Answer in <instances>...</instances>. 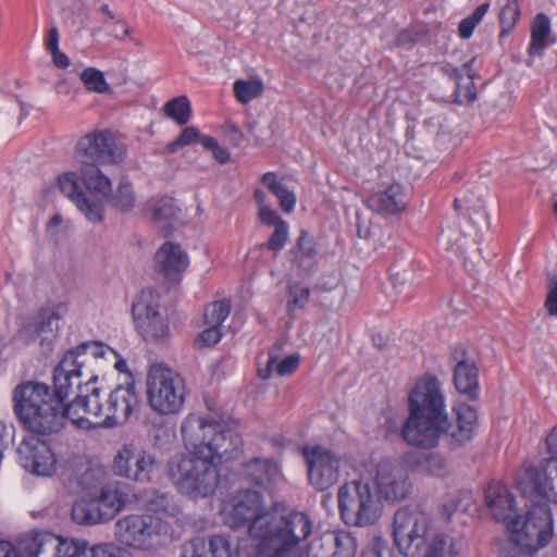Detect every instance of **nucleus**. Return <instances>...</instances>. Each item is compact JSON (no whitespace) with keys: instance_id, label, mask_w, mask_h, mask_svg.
Segmentation results:
<instances>
[{"instance_id":"obj_1","label":"nucleus","mask_w":557,"mask_h":557,"mask_svg":"<svg viewBox=\"0 0 557 557\" xmlns=\"http://www.w3.org/2000/svg\"><path fill=\"white\" fill-rule=\"evenodd\" d=\"M181 434L187 453L169 460V476L182 494L207 497L219 485L220 465L242 456L243 437L228 423L197 413H189L183 420Z\"/></svg>"},{"instance_id":"obj_2","label":"nucleus","mask_w":557,"mask_h":557,"mask_svg":"<svg viewBox=\"0 0 557 557\" xmlns=\"http://www.w3.org/2000/svg\"><path fill=\"white\" fill-rule=\"evenodd\" d=\"M224 522L235 529L248 524L249 535L263 557H300L299 547L312 534L313 521L301 510L284 502L264 510L258 491L242 490L223 506Z\"/></svg>"},{"instance_id":"obj_3","label":"nucleus","mask_w":557,"mask_h":557,"mask_svg":"<svg viewBox=\"0 0 557 557\" xmlns=\"http://www.w3.org/2000/svg\"><path fill=\"white\" fill-rule=\"evenodd\" d=\"M408 410L401 436L410 446L432 449L445 435L449 448L457 449L472 441L476 433L478 413L472 406L457 405L454 408L455 422L449 421L442 385L432 374L417 380L409 394Z\"/></svg>"},{"instance_id":"obj_4","label":"nucleus","mask_w":557,"mask_h":557,"mask_svg":"<svg viewBox=\"0 0 557 557\" xmlns=\"http://www.w3.org/2000/svg\"><path fill=\"white\" fill-rule=\"evenodd\" d=\"M516 485L522 496L530 500V506L523 522L520 523L517 518L509 522L508 529L515 546L527 556L513 553L503 557H531L534 552L545 547L554 535L548 506V500L555 494L553 481L545 469L529 467L517 474Z\"/></svg>"},{"instance_id":"obj_5","label":"nucleus","mask_w":557,"mask_h":557,"mask_svg":"<svg viewBox=\"0 0 557 557\" xmlns=\"http://www.w3.org/2000/svg\"><path fill=\"white\" fill-rule=\"evenodd\" d=\"M65 399V395L38 381L22 382L12 393L14 413L32 435H50L64 426Z\"/></svg>"},{"instance_id":"obj_6","label":"nucleus","mask_w":557,"mask_h":557,"mask_svg":"<svg viewBox=\"0 0 557 557\" xmlns=\"http://www.w3.org/2000/svg\"><path fill=\"white\" fill-rule=\"evenodd\" d=\"M79 176L67 172L59 176L58 185L61 193L74 202L76 208L90 222L103 220L102 199L111 191V181L98 165H87Z\"/></svg>"},{"instance_id":"obj_7","label":"nucleus","mask_w":557,"mask_h":557,"mask_svg":"<svg viewBox=\"0 0 557 557\" xmlns=\"http://www.w3.org/2000/svg\"><path fill=\"white\" fill-rule=\"evenodd\" d=\"M186 384L183 376L171 368L157 363L147 375V397L153 411L162 416L178 413L186 400Z\"/></svg>"},{"instance_id":"obj_8","label":"nucleus","mask_w":557,"mask_h":557,"mask_svg":"<svg viewBox=\"0 0 557 557\" xmlns=\"http://www.w3.org/2000/svg\"><path fill=\"white\" fill-rule=\"evenodd\" d=\"M337 500L339 513L349 525H372L382 515L380 496L367 482L354 480L343 484L338 488Z\"/></svg>"},{"instance_id":"obj_9","label":"nucleus","mask_w":557,"mask_h":557,"mask_svg":"<svg viewBox=\"0 0 557 557\" xmlns=\"http://www.w3.org/2000/svg\"><path fill=\"white\" fill-rule=\"evenodd\" d=\"M433 521L419 507L404 506L396 510L393 519V539L399 553L406 557L421 554L430 535Z\"/></svg>"},{"instance_id":"obj_10","label":"nucleus","mask_w":557,"mask_h":557,"mask_svg":"<svg viewBox=\"0 0 557 557\" xmlns=\"http://www.w3.org/2000/svg\"><path fill=\"white\" fill-rule=\"evenodd\" d=\"M301 455L307 467L308 482L315 491H326L338 482L344 463L342 455L320 444L302 446Z\"/></svg>"},{"instance_id":"obj_11","label":"nucleus","mask_w":557,"mask_h":557,"mask_svg":"<svg viewBox=\"0 0 557 557\" xmlns=\"http://www.w3.org/2000/svg\"><path fill=\"white\" fill-rule=\"evenodd\" d=\"M125 156V145L108 129L84 135L75 148V159L85 165L114 164Z\"/></svg>"},{"instance_id":"obj_12","label":"nucleus","mask_w":557,"mask_h":557,"mask_svg":"<svg viewBox=\"0 0 557 557\" xmlns=\"http://www.w3.org/2000/svg\"><path fill=\"white\" fill-rule=\"evenodd\" d=\"M162 520L149 513H133L115 522V539L123 545L146 550L158 544L162 531Z\"/></svg>"},{"instance_id":"obj_13","label":"nucleus","mask_w":557,"mask_h":557,"mask_svg":"<svg viewBox=\"0 0 557 557\" xmlns=\"http://www.w3.org/2000/svg\"><path fill=\"white\" fill-rule=\"evenodd\" d=\"M132 312L136 330L146 342H160L169 336V321L160 312V296L156 290L143 289Z\"/></svg>"},{"instance_id":"obj_14","label":"nucleus","mask_w":557,"mask_h":557,"mask_svg":"<svg viewBox=\"0 0 557 557\" xmlns=\"http://www.w3.org/2000/svg\"><path fill=\"white\" fill-rule=\"evenodd\" d=\"M156 469L154 457L133 444H125L117 450L112 465L116 475L140 483L150 482Z\"/></svg>"},{"instance_id":"obj_15","label":"nucleus","mask_w":557,"mask_h":557,"mask_svg":"<svg viewBox=\"0 0 557 557\" xmlns=\"http://www.w3.org/2000/svg\"><path fill=\"white\" fill-rule=\"evenodd\" d=\"M66 407L67 419L78 429L107 428L106 405L100 389L92 387L86 395H78Z\"/></svg>"},{"instance_id":"obj_16","label":"nucleus","mask_w":557,"mask_h":557,"mask_svg":"<svg viewBox=\"0 0 557 557\" xmlns=\"http://www.w3.org/2000/svg\"><path fill=\"white\" fill-rule=\"evenodd\" d=\"M18 463L28 472L49 476L55 471L57 459L49 445L35 435L23 438L16 448Z\"/></svg>"},{"instance_id":"obj_17","label":"nucleus","mask_w":557,"mask_h":557,"mask_svg":"<svg viewBox=\"0 0 557 557\" xmlns=\"http://www.w3.org/2000/svg\"><path fill=\"white\" fill-rule=\"evenodd\" d=\"M375 484L380 495L392 503L405 499L411 487L407 470L389 460L376 466Z\"/></svg>"},{"instance_id":"obj_18","label":"nucleus","mask_w":557,"mask_h":557,"mask_svg":"<svg viewBox=\"0 0 557 557\" xmlns=\"http://www.w3.org/2000/svg\"><path fill=\"white\" fill-rule=\"evenodd\" d=\"M107 428L125 423L139 405L134 383L116 386L106 401Z\"/></svg>"},{"instance_id":"obj_19","label":"nucleus","mask_w":557,"mask_h":557,"mask_svg":"<svg viewBox=\"0 0 557 557\" xmlns=\"http://www.w3.org/2000/svg\"><path fill=\"white\" fill-rule=\"evenodd\" d=\"M181 557H239V546L226 535H212L208 544L197 537L182 545Z\"/></svg>"},{"instance_id":"obj_20","label":"nucleus","mask_w":557,"mask_h":557,"mask_svg":"<svg viewBox=\"0 0 557 557\" xmlns=\"http://www.w3.org/2000/svg\"><path fill=\"white\" fill-rule=\"evenodd\" d=\"M156 270L165 280L177 283L187 269L189 260L187 253L178 244L165 242L154 255Z\"/></svg>"},{"instance_id":"obj_21","label":"nucleus","mask_w":557,"mask_h":557,"mask_svg":"<svg viewBox=\"0 0 557 557\" xmlns=\"http://www.w3.org/2000/svg\"><path fill=\"white\" fill-rule=\"evenodd\" d=\"M454 366V384L456 389L467 395L470 399L478 396L479 380L478 368L474 361L467 357V351L463 347H455L450 354Z\"/></svg>"},{"instance_id":"obj_22","label":"nucleus","mask_w":557,"mask_h":557,"mask_svg":"<svg viewBox=\"0 0 557 557\" xmlns=\"http://www.w3.org/2000/svg\"><path fill=\"white\" fill-rule=\"evenodd\" d=\"M364 203L368 209L382 216L400 214L407 207L404 187L398 183L371 193Z\"/></svg>"},{"instance_id":"obj_23","label":"nucleus","mask_w":557,"mask_h":557,"mask_svg":"<svg viewBox=\"0 0 557 557\" xmlns=\"http://www.w3.org/2000/svg\"><path fill=\"white\" fill-rule=\"evenodd\" d=\"M70 540L46 531H33L21 541L23 557H64L61 547Z\"/></svg>"},{"instance_id":"obj_24","label":"nucleus","mask_w":557,"mask_h":557,"mask_svg":"<svg viewBox=\"0 0 557 557\" xmlns=\"http://www.w3.org/2000/svg\"><path fill=\"white\" fill-rule=\"evenodd\" d=\"M243 474L250 482L272 491L283 479L276 461L267 458H253L243 465Z\"/></svg>"},{"instance_id":"obj_25","label":"nucleus","mask_w":557,"mask_h":557,"mask_svg":"<svg viewBox=\"0 0 557 557\" xmlns=\"http://www.w3.org/2000/svg\"><path fill=\"white\" fill-rule=\"evenodd\" d=\"M485 499L496 521L505 523L508 528L509 522L517 519L513 516L515 498L506 485L499 482L491 483L485 490Z\"/></svg>"},{"instance_id":"obj_26","label":"nucleus","mask_w":557,"mask_h":557,"mask_svg":"<svg viewBox=\"0 0 557 557\" xmlns=\"http://www.w3.org/2000/svg\"><path fill=\"white\" fill-rule=\"evenodd\" d=\"M127 498L128 485L121 482H112L101 487L95 500L102 519L107 522L124 509Z\"/></svg>"},{"instance_id":"obj_27","label":"nucleus","mask_w":557,"mask_h":557,"mask_svg":"<svg viewBox=\"0 0 557 557\" xmlns=\"http://www.w3.org/2000/svg\"><path fill=\"white\" fill-rule=\"evenodd\" d=\"M83 356L77 352V347L73 350L67 351L53 372V386L58 393L69 396L72 387V379H78L81 376V368L84 364V360L78 358Z\"/></svg>"},{"instance_id":"obj_28","label":"nucleus","mask_w":557,"mask_h":557,"mask_svg":"<svg viewBox=\"0 0 557 557\" xmlns=\"http://www.w3.org/2000/svg\"><path fill=\"white\" fill-rule=\"evenodd\" d=\"M463 547L460 537L445 532L431 534L426 541L422 557H459Z\"/></svg>"},{"instance_id":"obj_29","label":"nucleus","mask_w":557,"mask_h":557,"mask_svg":"<svg viewBox=\"0 0 557 557\" xmlns=\"http://www.w3.org/2000/svg\"><path fill=\"white\" fill-rule=\"evenodd\" d=\"M472 61L465 63L463 69L468 75L465 78L457 67L447 64L442 67V71L455 82V102L458 104L470 103L476 98V90L473 83V76L469 73L471 70Z\"/></svg>"},{"instance_id":"obj_30","label":"nucleus","mask_w":557,"mask_h":557,"mask_svg":"<svg viewBox=\"0 0 557 557\" xmlns=\"http://www.w3.org/2000/svg\"><path fill=\"white\" fill-rule=\"evenodd\" d=\"M58 314L54 312H41L33 322L25 325L18 333L20 337L26 343L35 341L47 333L52 334L58 327Z\"/></svg>"},{"instance_id":"obj_31","label":"nucleus","mask_w":557,"mask_h":557,"mask_svg":"<svg viewBox=\"0 0 557 557\" xmlns=\"http://www.w3.org/2000/svg\"><path fill=\"white\" fill-rule=\"evenodd\" d=\"M262 184L278 199L280 208L285 213L295 209L296 195L278 180L276 173L267 172L261 176Z\"/></svg>"},{"instance_id":"obj_32","label":"nucleus","mask_w":557,"mask_h":557,"mask_svg":"<svg viewBox=\"0 0 557 557\" xmlns=\"http://www.w3.org/2000/svg\"><path fill=\"white\" fill-rule=\"evenodd\" d=\"M416 466L420 472L436 478H445L450 472L448 460L438 453L422 454Z\"/></svg>"},{"instance_id":"obj_33","label":"nucleus","mask_w":557,"mask_h":557,"mask_svg":"<svg viewBox=\"0 0 557 557\" xmlns=\"http://www.w3.org/2000/svg\"><path fill=\"white\" fill-rule=\"evenodd\" d=\"M72 519L78 524H98L106 522L95 498L79 499L72 506Z\"/></svg>"},{"instance_id":"obj_34","label":"nucleus","mask_w":557,"mask_h":557,"mask_svg":"<svg viewBox=\"0 0 557 557\" xmlns=\"http://www.w3.org/2000/svg\"><path fill=\"white\" fill-rule=\"evenodd\" d=\"M550 34V21L549 17L544 13H539L531 27V42L529 46V53H540L544 48L547 47V38Z\"/></svg>"},{"instance_id":"obj_35","label":"nucleus","mask_w":557,"mask_h":557,"mask_svg":"<svg viewBox=\"0 0 557 557\" xmlns=\"http://www.w3.org/2000/svg\"><path fill=\"white\" fill-rule=\"evenodd\" d=\"M136 196L133 185L127 180H121L111 193L109 203L120 212H128L135 207Z\"/></svg>"},{"instance_id":"obj_36","label":"nucleus","mask_w":557,"mask_h":557,"mask_svg":"<svg viewBox=\"0 0 557 557\" xmlns=\"http://www.w3.org/2000/svg\"><path fill=\"white\" fill-rule=\"evenodd\" d=\"M163 113L178 125H185L191 117V106L186 96H178L163 106Z\"/></svg>"},{"instance_id":"obj_37","label":"nucleus","mask_w":557,"mask_h":557,"mask_svg":"<svg viewBox=\"0 0 557 557\" xmlns=\"http://www.w3.org/2000/svg\"><path fill=\"white\" fill-rule=\"evenodd\" d=\"M234 96L240 103H248L263 92V84L259 79H238L233 86Z\"/></svg>"},{"instance_id":"obj_38","label":"nucleus","mask_w":557,"mask_h":557,"mask_svg":"<svg viewBox=\"0 0 557 557\" xmlns=\"http://www.w3.org/2000/svg\"><path fill=\"white\" fill-rule=\"evenodd\" d=\"M274 366L278 375H290L299 367V357L297 355H290L282 359L280 362L275 363V359L272 356H270L267 368L264 370L258 371L259 376L263 380H267L270 376V372Z\"/></svg>"},{"instance_id":"obj_39","label":"nucleus","mask_w":557,"mask_h":557,"mask_svg":"<svg viewBox=\"0 0 557 557\" xmlns=\"http://www.w3.org/2000/svg\"><path fill=\"white\" fill-rule=\"evenodd\" d=\"M505 4L500 8L499 23L500 36H507L516 26L520 17V8L518 0H505Z\"/></svg>"},{"instance_id":"obj_40","label":"nucleus","mask_w":557,"mask_h":557,"mask_svg":"<svg viewBox=\"0 0 557 557\" xmlns=\"http://www.w3.org/2000/svg\"><path fill=\"white\" fill-rule=\"evenodd\" d=\"M231 305L227 300H216L205 308L203 319L206 325L220 327L228 317Z\"/></svg>"},{"instance_id":"obj_41","label":"nucleus","mask_w":557,"mask_h":557,"mask_svg":"<svg viewBox=\"0 0 557 557\" xmlns=\"http://www.w3.org/2000/svg\"><path fill=\"white\" fill-rule=\"evenodd\" d=\"M178 212L175 200L170 197H163L152 206V219L158 223L176 220Z\"/></svg>"},{"instance_id":"obj_42","label":"nucleus","mask_w":557,"mask_h":557,"mask_svg":"<svg viewBox=\"0 0 557 557\" xmlns=\"http://www.w3.org/2000/svg\"><path fill=\"white\" fill-rule=\"evenodd\" d=\"M79 78L89 91L104 94L111 89L103 73L95 67L85 69L81 73Z\"/></svg>"},{"instance_id":"obj_43","label":"nucleus","mask_w":557,"mask_h":557,"mask_svg":"<svg viewBox=\"0 0 557 557\" xmlns=\"http://www.w3.org/2000/svg\"><path fill=\"white\" fill-rule=\"evenodd\" d=\"M488 8L490 3L487 2L480 4L471 15L467 16L459 23L458 32L461 38L468 39L469 37H471L474 28L487 13Z\"/></svg>"},{"instance_id":"obj_44","label":"nucleus","mask_w":557,"mask_h":557,"mask_svg":"<svg viewBox=\"0 0 557 557\" xmlns=\"http://www.w3.org/2000/svg\"><path fill=\"white\" fill-rule=\"evenodd\" d=\"M199 137L200 132L197 127L187 126L182 131L180 136L175 140L169 143L164 149L169 153H175L178 149L197 143Z\"/></svg>"},{"instance_id":"obj_45","label":"nucleus","mask_w":557,"mask_h":557,"mask_svg":"<svg viewBox=\"0 0 557 557\" xmlns=\"http://www.w3.org/2000/svg\"><path fill=\"white\" fill-rule=\"evenodd\" d=\"M288 239V224L285 221H281L275 227L270 238L265 243V247L273 251H281Z\"/></svg>"},{"instance_id":"obj_46","label":"nucleus","mask_w":557,"mask_h":557,"mask_svg":"<svg viewBox=\"0 0 557 557\" xmlns=\"http://www.w3.org/2000/svg\"><path fill=\"white\" fill-rule=\"evenodd\" d=\"M289 299L287 304L288 311L296 308H304L310 298V289L302 285H293L288 290Z\"/></svg>"},{"instance_id":"obj_47","label":"nucleus","mask_w":557,"mask_h":557,"mask_svg":"<svg viewBox=\"0 0 557 557\" xmlns=\"http://www.w3.org/2000/svg\"><path fill=\"white\" fill-rule=\"evenodd\" d=\"M61 553L64 554V557H91V550L87 549L85 543L73 540L61 547Z\"/></svg>"},{"instance_id":"obj_48","label":"nucleus","mask_w":557,"mask_h":557,"mask_svg":"<svg viewBox=\"0 0 557 557\" xmlns=\"http://www.w3.org/2000/svg\"><path fill=\"white\" fill-rule=\"evenodd\" d=\"M208 327L202 331L198 337L196 338L195 343L198 346H212L215 345L222 337V333L220 331V327L207 325Z\"/></svg>"},{"instance_id":"obj_49","label":"nucleus","mask_w":557,"mask_h":557,"mask_svg":"<svg viewBox=\"0 0 557 557\" xmlns=\"http://www.w3.org/2000/svg\"><path fill=\"white\" fill-rule=\"evenodd\" d=\"M545 309L550 315L557 317V276L549 277Z\"/></svg>"},{"instance_id":"obj_50","label":"nucleus","mask_w":557,"mask_h":557,"mask_svg":"<svg viewBox=\"0 0 557 557\" xmlns=\"http://www.w3.org/2000/svg\"><path fill=\"white\" fill-rule=\"evenodd\" d=\"M91 557H125L126 552L113 544H104L92 547Z\"/></svg>"},{"instance_id":"obj_51","label":"nucleus","mask_w":557,"mask_h":557,"mask_svg":"<svg viewBox=\"0 0 557 557\" xmlns=\"http://www.w3.org/2000/svg\"><path fill=\"white\" fill-rule=\"evenodd\" d=\"M297 247L300 253L305 257L313 258L317 255L315 244L305 231H302L298 237Z\"/></svg>"},{"instance_id":"obj_52","label":"nucleus","mask_w":557,"mask_h":557,"mask_svg":"<svg viewBox=\"0 0 557 557\" xmlns=\"http://www.w3.org/2000/svg\"><path fill=\"white\" fill-rule=\"evenodd\" d=\"M259 221L267 226H276L281 221H284L270 206L262 207L258 210Z\"/></svg>"},{"instance_id":"obj_53","label":"nucleus","mask_w":557,"mask_h":557,"mask_svg":"<svg viewBox=\"0 0 557 557\" xmlns=\"http://www.w3.org/2000/svg\"><path fill=\"white\" fill-rule=\"evenodd\" d=\"M546 446L548 453L552 455V458L547 460V463H557V424L547 434Z\"/></svg>"},{"instance_id":"obj_54","label":"nucleus","mask_w":557,"mask_h":557,"mask_svg":"<svg viewBox=\"0 0 557 557\" xmlns=\"http://www.w3.org/2000/svg\"><path fill=\"white\" fill-rule=\"evenodd\" d=\"M77 352L82 355L90 354L94 358L103 357L104 349L99 343H83L77 346Z\"/></svg>"},{"instance_id":"obj_55","label":"nucleus","mask_w":557,"mask_h":557,"mask_svg":"<svg viewBox=\"0 0 557 557\" xmlns=\"http://www.w3.org/2000/svg\"><path fill=\"white\" fill-rule=\"evenodd\" d=\"M132 28L123 21L117 20L110 34L120 41H123L126 37L131 36Z\"/></svg>"},{"instance_id":"obj_56","label":"nucleus","mask_w":557,"mask_h":557,"mask_svg":"<svg viewBox=\"0 0 557 557\" xmlns=\"http://www.w3.org/2000/svg\"><path fill=\"white\" fill-rule=\"evenodd\" d=\"M45 46L49 52L59 49V30L55 26L48 30L45 38Z\"/></svg>"},{"instance_id":"obj_57","label":"nucleus","mask_w":557,"mask_h":557,"mask_svg":"<svg viewBox=\"0 0 557 557\" xmlns=\"http://www.w3.org/2000/svg\"><path fill=\"white\" fill-rule=\"evenodd\" d=\"M53 64L59 69H66L70 65V59L60 49L50 52Z\"/></svg>"},{"instance_id":"obj_58","label":"nucleus","mask_w":557,"mask_h":557,"mask_svg":"<svg viewBox=\"0 0 557 557\" xmlns=\"http://www.w3.org/2000/svg\"><path fill=\"white\" fill-rule=\"evenodd\" d=\"M0 557H22L16 547L8 541H0Z\"/></svg>"},{"instance_id":"obj_59","label":"nucleus","mask_w":557,"mask_h":557,"mask_svg":"<svg viewBox=\"0 0 557 557\" xmlns=\"http://www.w3.org/2000/svg\"><path fill=\"white\" fill-rule=\"evenodd\" d=\"M211 152L213 154V158L221 164L228 162L231 157L230 152L223 147H221L219 144L215 145Z\"/></svg>"},{"instance_id":"obj_60","label":"nucleus","mask_w":557,"mask_h":557,"mask_svg":"<svg viewBox=\"0 0 557 557\" xmlns=\"http://www.w3.org/2000/svg\"><path fill=\"white\" fill-rule=\"evenodd\" d=\"M253 199L258 206V210L262 207H268V202H267V196L264 194L263 190H261L260 188H256L253 190Z\"/></svg>"},{"instance_id":"obj_61","label":"nucleus","mask_w":557,"mask_h":557,"mask_svg":"<svg viewBox=\"0 0 557 557\" xmlns=\"http://www.w3.org/2000/svg\"><path fill=\"white\" fill-rule=\"evenodd\" d=\"M198 141L202 145V147L205 149L210 150V151H212V149L218 144V141L214 137L201 135V134H200Z\"/></svg>"},{"instance_id":"obj_62","label":"nucleus","mask_w":557,"mask_h":557,"mask_svg":"<svg viewBox=\"0 0 557 557\" xmlns=\"http://www.w3.org/2000/svg\"><path fill=\"white\" fill-rule=\"evenodd\" d=\"M100 11L107 16V18L103 21L104 25H108L109 21H113L115 18L114 13L109 9L108 4H102L100 7Z\"/></svg>"},{"instance_id":"obj_63","label":"nucleus","mask_w":557,"mask_h":557,"mask_svg":"<svg viewBox=\"0 0 557 557\" xmlns=\"http://www.w3.org/2000/svg\"><path fill=\"white\" fill-rule=\"evenodd\" d=\"M463 202L467 203L468 201L466 199L460 198H456L454 200V208L459 214H461L462 210L465 209Z\"/></svg>"},{"instance_id":"obj_64","label":"nucleus","mask_w":557,"mask_h":557,"mask_svg":"<svg viewBox=\"0 0 557 557\" xmlns=\"http://www.w3.org/2000/svg\"><path fill=\"white\" fill-rule=\"evenodd\" d=\"M361 557H382L381 552L376 548H370L362 552Z\"/></svg>"}]
</instances>
